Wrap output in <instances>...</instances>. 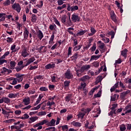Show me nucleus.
I'll use <instances>...</instances> for the list:
<instances>
[{"instance_id":"nucleus-44","label":"nucleus","mask_w":131,"mask_h":131,"mask_svg":"<svg viewBox=\"0 0 131 131\" xmlns=\"http://www.w3.org/2000/svg\"><path fill=\"white\" fill-rule=\"evenodd\" d=\"M71 59L73 60H75L77 58H78V53H75L73 56H72L71 57Z\"/></svg>"},{"instance_id":"nucleus-50","label":"nucleus","mask_w":131,"mask_h":131,"mask_svg":"<svg viewBox=\"0 0 131 131\" xmlns=\"http://www.w3.org/2000/svg\"><path fill=\"white\" fill-rule=\"evenodd\" d=\"M4 6H10L11 5V1L10 0H6L3 3Z\"/></svg>"},{"instance_id":"nucleus-24","label":"nucleus","mask_w":131,"mask_h":131,"mask_svg":"<svg viewBox=\"0 0 131 131\" xmlns=\"http://www.w3.org/2000/svg\"><path fill=\"white\" fill-rule=\"evenodd\" d=\"M30 121H29V123H32V122H34V121H36V120H37L38 119V117H32L29 118Z\"/></svg>"},{"instance_id":"nucleus-8","label":"nucleus","mask_w":131,"mask_h":131,"mask_svg":"<svg viewBox=\"0 0 131 131\" xmlns=\"http://www.w3.org/2000/svg\"><path fill=\"white\" fill-rule=\"evenodd\" d=\"M111 18L112 20L115 22V23H117V16L114 13V11H111Z\"/></svg>"},{"instance_id":"nucleus-13","label":"nucleus","mask_w":131,"mask_h":131,"mask_svg":"<svg viewBox=\"0 0 131 131\" xmlns=\"http://www.w3.org/2000/svg\"><path fill=\"white\" fill-rule=\"evenodd\" d=\"M37 36L40 39V40H41L42 38H43V33H42V32L40 31V30H39L37 32Z\"/></svg>"},{"instance_id":"nucleus-45","label":"nucleus","mask_w":131,"mask_h":131,"mask_svg":"<svg viewBox=\"0 0 131 131\" xmlns=\"http://www.w3.org/2000/svg\"><path fill=\"white\" fill-rule=\"evenodd\" d=\"M40 125H43V124H46L48 125V120H43L39 122Z\"/></svg>"},{"instance_id":"nucleus-7","label":"nucleus","mask_w":131,"mask_h":131,"mask_svg":"<svg viewBox=\"0 0 131 131\" xmlns=\"http://www.w3.org/2000/svg\"><path fill=\"white\" fill-rule=\"evenodd\" d=\"M72 20L73 22H79L80 18H79V16L78 15L73 14L72 15Z\"/></svg>"},{"instance_id":"nucleus-54","label":"nucleus","mask_w":131,"mask_h":131,"mask_svg":"<svg viewBox=\"0 0 131 131\" xmlns=\"http://www.w3.org/2000/svg\"><path fill=\"white\" fill-rule=\"evenodd\" d=\"M78 10V6H72V12H74V11H77Z\"/></svg>"},{"instance_id":"nucleus-27","label":"nucleus","mask_w":131,"mask_h":131,"mask_svg":"<svg viewBox=\"0 0 131 131\" xmlns=\"http://www.w3.org/2000/svg\"><path fill=\"white\" fill-rule=\"evenodd\" d=\"M126 112L125 113H130L131 114V105L130 104H128L126 105V106L125 108Z\"/></svg>"},{"instance_id":"nucleus-53","label":"nucleus","mask_w":131,"mask_h":131,"mask_svg":"<svg viewBox=\"0 0 131 131\" xmlns=\"http://www.w3.org/2000/svg\"><path fill=\"white\" fill-rule=\"evenodd\" d=\"M70 84V81L66 80L64 82V85L66 88H68Z\"/></svg>"},{"instance_id":"nucleus-62","label":"nucleus","mask_w":131,"mask_h":131,"mask_svg":"<svg viewBox=\"0 0 131 131\" xmlns=\"http://www.w3.org/2000/svg\"><path fill=\"white\" fill-rule=\"evenodd\" d=\"M66 7V4H63L62 5V6L57 7V10H63V9H65Z\"/></svg>"},{"instance_id":"nucleus-18","label":"nucleus","mask_w":131,"mask_h":131,"mask_svg":"<svg viewBox=\"0 0 131 131\" xmlns=\"http://www.w3.org/2000/svg\"><path fill=\"white\" fill-rule=\"evenodd\" d=\"M56 123V120L54 119H52V120L50 121V122H49L47 123V126H55V124Z\"/></svg>"},{"instance_id":"nucleus-26","label":"nucleus","mask_w":131,"mask_h":131,"mask_svg":"<svg viewBox=\"0 0 131 131\" xmlns=\"http://www.w3.org/2000/svg\"><path fill=\"white\" fill-rule=\"evenodd\" d=\"M119 84V82H117L116 83L114 86L111 89V92L112 93V92H114L115 91L116 89H117L118 88V85Z\"/></svg>"},{"instance_id":"nucleus-1","label":"nucleus","mask_w":131,"mask_h":131,"mask_svg":"<svg viewBox=\"0 0 131 131\" xmlns=\"http://www.w3.org/2000/svg\"><path fill=\"white\" fill-rule=\"evenodd\" d=\"M60 21L61 23L66 26L69 27L72 25V21H71V19H70V14H69L68 18L66 17V15H63L61 17Z\"/></svg>"},{"instance_id":"nucleus-64","label":"nucleus","mask_w":131,"mask_h":131,"mask_svg":"<svg viewBox=\"0 0 131 131\" xmlns=\"http://www.w3.org/2000/svg\"><path fill=\"white\" fill-rule=\"evenodd\" d=\"M126 126L127 127V130H130V129H131V124H126Z\"/></svg>"},{"instance_id":"nucleus-41","label":"nucleus","mask_w":131,"mask_h":131,"mask_svg":"<svg viewBox=\"0 0 131 131\" xmlns=\"http://www.w3.org/2000/svg\"><path fill=\"white\" fill-rule=\"evenodd\" d=\"M11 100L9 99V98L3 97V103H5L6 104H9Z\"/></svg>"},{"instance_id":"nucleus-15","label":"nucleus","mask_w":131,"mask_h":131,"mask_svg":"<svg viewBox=\"0 0 131 131\" xmlns=\"http://www.w3.org/2000/svg\"><path fill=\"white\" fill-rule=\"evenodd\" d=\"M56 64L53 62L48 64L45 66V69H52L55 68Z\"/></svg>"},{"instance_id":"nucleus-4","label":"nucleus","mask_w":131,"mask_h":131,"mask_svg":"<svg viewBox=\"0 0 131 131\" xmlns=\"http://www.w3.org/2000/svg\"><path fill=\"white\" fill-rule=\"evenodd\" d=\"M21 56L24 58H26L29 54L27 52V48L25 46H22Z\"/></svg>"},{"instance_id":"nucleus-40","label":"nucleus","mask_w":131,"mask_h":131,"mask_svg":"<svg viewBox=\"0 0 131 131\" xmlns=\"http://www.w3.org/2000/svg\"><path fill=\"white\" fill-rule=\"evenodd\" d=\"M126 129V125L125 124H121L120 125V130L124 131Z\"/></svg>"},{"instance_id":"nucleus-17","label":"nucleus","mask_w":131,"mask_h":131,"mask_svg":"<svg viewBox=\"0 0 131 131\" xmlns=\"http://www.w3.org/2000/svg\"><path fill=\"white\" fill-rule=\"evenodd\" d=\"M29 35V31L27 30V28H25L24 31V36L25 39H27L28 38V36Z\"/></svg>"},{"instance_id":"nucleus-11","label":"nucleus","mask_w":131,"mask_h":131,"mask_svg":"<svg viewBox=\"0 0 131 131\" xmlns=\"http://www.w3.org/2000/svg\"><path fill=\"white\" fill-rule=\"evenodd\" d=\"M54 39H55V34L54 33H52L50 39H49V44L50 46H53L54 45Z\"/></svg>"},{"instance_id":"nucleus-16","label":"nucleus","mask_w":131,"mask_h":131,"mask_svg":"<svg viewBox=\"0 0 131 131\" xmlns=\"http://www.w3.org/2000/svg\"><path fill=\"white\" fill-rule=\"evenodd\" d=\"M43 98V94H40L39 95L38 98H37L36 102L34 103V106H36V105H38L39 103L40 102V101H41V99Z\"/></svg>"},{"instance_id":"nucleus-51","label":"nucleus","mask_w":131,"mask_h":131,"mask_svg":"<svg viewBox=\"0 0 131 131\" xmlns=\"http://www.w3.org/2000/svg\"><path fill=\"white\" fill-rule=\"evenodd\" d=\"M84 115H85V113H80L78 115V118H83L84 117Z\"/></svg>"},{"instance_id":"nucleus-37","label":"nucleus","mask_w":131,"mask_h":131,"mask_svg":"<svg viewBox=\"0 0 131 131\" xmlns=\"http://www.w3.org/2000/svg\"><path fill=\"white\" fill-rule=\"evenodd\" d=\"M67 55L68 57H69V56H71L72 55V47H69Z\"/></svg>"},{"instance_id":"nucleus-47","label":"nucleus","mask_w":131,"mask_h":131,"mask_svg":"<svg viewBox=\"0 0 131 131\" xmlns=\"http://www.w3.org/2000/svg\"><path fill=\"white\" fill-rule=\"evenodd\" d=\"M56 27H57V26L55 24L50 25L49 26V29L51 31L55 30V29H56Z\"/></svg>"},{"instance_id":"nucleus-2","label":"nucleus","mask_w":131,"mask_h":131,"mask_svg":"<svg viewBox=\"0 0 131 131\" xmlns=\"http://www.w3.org/2000/svg\"><path fill=\"white\" fill-rule=\"evenodd\" d=\"M12 9L16 11L17 13H20L21 12V6L20 4L18 3H14L11 6Z\"/></svg>"},{"instance_id":"nucleus-23","label":"nucleus","mask_w":131,"mask_h":131,"mask_svg":"<svg viewBox=\"0 0 131 131\" xmlns=\"http://www.w3.org/2000/svg\"><path fill=\"white\" fill-rule=\"evenodd\" d=\"M110 35H111L112 39L114 38L115 33H114V32H113V31L107 32V34H106V36L109 37V36H110Z\"/></svg>"},{"instance_id":"nucleus-38","label":"nucleus","mask_w":131,"mask_h":131,"mask_svg":"<svg viewBox=\"0 0 131 131\" xmlns=\"http://www.w3.org/2000/svg\"><path fill=\"white\" fill-rule=\"evenodd\" d=\"M86 85V84L85 83H81V85L78 87V90H81V89H83V90H84L85 89V86Z\"/></svg>"},{"instance_id":"nucleus-33","label":"nucleus","mask_w":131,"mask_h":131,"mask_svg":"<svg viewBox=\"0 0 131 131\" xmlns=\"http://www.w3.org/2000/svg\"><path fill=\"white\" fill-rule=\"evenodd\" d=\"M89 79H90V76L88 75H85L81 78L79 80H81L82 81H86V80H89Z\"/></svg>"},{"instance_id":"nucleus-20","label":"nucleus","mask_w":131,"mask_h":131,"mask_svg":"<svg viewBox=\"0 0 131 131\" xmlns=\"http://www.w3.org/2000/svg\"><path fill=\"white\" fill-rule=\"evenodd\" d=\"M2 114H4V115H5V117L7 118V119H9V118H11V117L10 116V114H9V112H7V111L4 110V108H2Z\"/></svg>"},{"instance_id":"nucleus-61","label":"nucleus","mask_w":131,"mask_h":131,"mask_svg":"<svg viewBox=\"0 0 131 131\" xmlns=\"http://www.w3.org/2000/svg\"><path fill=\"white\" fill-rule=\"evenodd\" d=\"M108 114L109 116H113V114H116V112H115V111L112 110Z\"/></svg>"},{"instance_id":"nucleus-48","label":"nucleus","mask_w":131,"mask_h":131,"mask_svg":"<svg viewBox=\"0 0 131 131\" xmlns=\"http://www.w3.org/2000/svg\"><path fill=\"white\" fill-rule=\"evenodd\" d=\"M13 40H14V39L13 38H11L10 37H8L7 38L6 41L8 43H11V42H13Z\"/></svg>"},{"instance_id":"nucleus-32","label":"nucleus","mask_w":131,"mask_h":131,"mask_svg":"<svg viewBox=\"0 0 131 131\" xmlns=\"http://www.w3.org/2000/svg\"><path fill=\"white\" fill-rule=\"evenodd\" d=\"M36 20H37V17H36V15L34 14H32V17H31V21L33 23L36 22Z\"/></svg>"},{"instance_id":"nucleus-25","label":"nucleus","mask_w":131,"mask_h":131,"mask_svg":"<svg viewBox=\"0 0 131 131\" xmlns=\"http://www.w3.org/2000/svg\"><path fill=\"white\" fill-rule=\"evenodd\" d=\"M86 32V30H80L78 33H77L76 35L77 36H81V35H83L84 33Z\"/></svg>"},{"instance_id":"nucleus-5","label":"nucleus","mask_w":131,"mask_h":131,"mask_svg":"<svg viewBox=\"0 0 131 131\" xmlns=\"http://www.w3.org/2000/svg\"><path fill=\"white\" fill-rule=\"evenodd\" d=\"M16 45L15 43H13L10 48L11 51H12L11 53H16V52H18L19 50H20V47H17L16 48Z\"/></svg>"},{"instance_id":"nucleus-19","label":"nucleus","mask_w":131,"mask_h":131,"mask_svg":"<svg viewBox=\"0 0 131 131\" xmlns=\"http://www.w3.org/2000/svg\"><path fill=\"white\" fill-rule=\"evenodd\" d=\"M90 68H91V66L89 64H85L81 67V71H83L84 72V71H88Z\"/></svg>"},{"instance_id":"nucleus-55","label":"nucleus","mask_w":131,"mask_h":131,"mask_svg":"<svg viewBox=\"0 0 131 131\" xmlns=\"http://www.w3.org/2000/svg\"><path fill=\"white\" fill-rule=\"evenodd\" d=\"M42 6H43V1H40L39 2V5L37 4L36 5V7H38V8H42Z\"/></svg>"},{"instance_id":"nucleus-49","label":"nucleus","mask_w":131,"mask_h":131,"mask_svg":"<svg viewBox=\"0 0 131 131\" xmlns=\"http://www.w3.org/2000/svg\"><path fill=\"white\" fill-rule=\"evenodd\" d=\"M24 67H25V66H20V67H16L15 68V69H16L17 72H19V71H21L22 69H23Z\"/></svg>"},{"instance_id":"nucleus-28","label":"nucleus","mask_w":131,"mask_h":131,"mask_svg":"<svg viewBox=\"0 0 131 131\" xmlns=\"http://www.w3.org/2000/svg\"><path fill=\"white\" fill-rule=\"evenodd\" d=\"M91 33L88 34V35L89 36H92V35H94L96 32H97V31L93 27H91Z\"/></svg>"},{"instance_id":"nucleus-58","label":"nucleus","mask_w":131,"mask_h":131,"mask_svg":"<svg viewBox=\"0 0 131 131\" xmlns=\"http://www.w3.org/2000/svg\"><path fill=\"white\" fill-rule=\"evenodd\" d=\"M91 46H92V44H91V42L88 45H86L85 47H83V50H89V49L91 47Z\"/></svg>"},{"instance_id":"nucleus-36","label":"nucleus","mask_w":131,"mask_h":131,"mask_svg":"<svg viewBox=\"0 0 131 131\" xmlns=\"http://www.w3.org/2000/svg\"><path fill=\"white\" fill-rule=\"evenodd\" d=\"M7 70L8 69H7L6 67H3L2 68V69H1V73L4 75V74H6V73H7Z\"/></svg>"},{"instance_id":"nucleus-60","label":"nucleus","mask_w":131,"mask_h":131,"mask_svg":"<svg viewBox=\"0 0 131 131\" xmlns=\"http://www.w3.org/2000/svg\"><path fill=\"white\" fill-rule=\"evenodd\" d=\"M17 82H18L17 79L16 78H14L13 79V81L11 83V84H12V85H15V84H17Z\"/></svg>"},{"instance_id":"nucleus-34","label":"nucleus","mask_w":131,"mask_h":131,"mask_svg":"<svg viewBox=\"0 0 131 131\" xmlns=\"http://www.w3.org/2000/svg\"><path fill=\"white\" fill-rule=\"evenodd\" d=\"M17 97H18V94L17 93H15V94H14V93H10L9 95H8V97L9 98H17Z\"/></svg>"},{"instance_id":"nucleus-57","label":"nucleus","mask_w":131,"mask_h":131,"mask_svg":"<svg viewBox=\"0 0 131 131\" xmlns=\"http://www.w3.org/2000/svg\"><path fill=\"white\" fill-rule=\"evenodd\" d=\"M102 40L105 43H107L108 42H109V41H110V39L109 38L106 37L103 38H102Z\"/></svg>"},{"instance_id":"nucleus-42","label":"nucleus","mask_w":131,"mask_h":131,"mask_svg":"<svg viewBox=\"0 0 131 131\" xmlns=\"http://www.w3.org/2000/svg\"><path fill=\"white\" fill-rule=\"evenodd\" d=\"M92 64V67H95V68L99 67V63L98 61H94Z\"/></svg>"},{"instance_id":"nucleus-63","label":"nucleus","mask_w":131,"mask_h":131,"mask_svg":"<svg viewBox=\"0 0 131 131\" xmlns=\"http://www.w3.org/2000/svg\"><path fill=\"white\" fill-rule=\"evenodd\" d=\"M54 22L57 25V26H61V25L60 24V22L58 21V19L56 18L54 19Z\"/></svg>"},{"instance_id":"nucleus-46","label":"nucleus","mask_w":131,"mask_h":131,"mask_svg":"<svg viewBox=\"0 0 131 131\" xmlns=\"http://www.w3.org/2000/svg\"><path fill=\"white\" fill-rule=\"evenodd\" d=\"M112 107L111 108V110H113V111H115L116 112V108H117L118 104L117 103H115L114 104H112Z\"/></svg>"},{"instance_id":"nucleus-35","label":"nucleus","mask_w":131,"mask_h":131,"mask_svg":"<svg viewBox=\"0 0 131 131\" xmlns=\"http://www.w3.org/2000/svg\"><path fill=\"white\" fill-rule=\"evenodd\" d=\"M127 49H124L123 51H121V55L126 58V55H127Z\"/></svg>"},{"instance_id":"nucleus-43","label":"nucleus","mask_w":131,"mask_h":131,"mask_svg":"<svg viewBox=\"0 0 131 131\" xmlns=\"http://www.w3.org/2000/svg\"><path fill=\"white\" fill-rule=\"evenodd\" d=\"M71 30H74V28H69L68 29V32L70 34H71L72 35H74V33H73V32Z\"/></svg>"},{"instance_id":"nucleus-21","label":"nucleus","mask_w":131,"mask_h":131,"mask_svg":"<svg viewBox=\"0 0 131 131\" xmlns=\"http://www.w3.org/2000/svg\"><path fill=\"white\" fill-rule=\"evenodd\" d=\"M72 125L75 126L76 127H80L81 126V123L79 122H76L75 121H73L71 123Z\"/></svg>"},{"instance_id":"nucleus-29","label":"nucleus","mask_w":131,"mask_h":131,"mask_svg":"<svg viewBox=\"0 0 131 131\" xmlns=\"http://www.w3.org/2000/svg\"><path fill=\"white\" fill-rule=\"evenodd\" d=\"M18 118H19V119H22L23 120L28 119V118H29V115L27 114H25L23 116L19 117Z\"/></svg>"},{"instance_id":"nucleus-31","label":"nucleus","mask_w":131,"mask_h":131,"mask_svg":"<svg viewBox=\"0 0 131 131\" xmlns=\"http://www.w3.org/2000/svg\"><path fill=\"white\" fill-rule=\"evenodd\" d=\"M11 69H14L15 68V66H16V64L17 63L14 61H11L9 63Z\"/></svg>"},{"instance_id":"nucleus-39","label":"nucleus","mask_w":131,"mask_h":131,"mask_svg":"<svg viewBox=\"0 0 131 131\" xmlns=\"http://www.w3.org/2000/svg\"><path fill=\"white\" fill-rule=\"evenodd\" d=\"M53 105H54V107H56V104L55 103V102L54 101H48L47 103V106H53Z\"/></svg>"},{"instance_id":"nucleus-9","label":"nucleus","mask_w":131,"mask_h":131,"mask_svg":"<svg viewBox=\"0 0 131 131\" xmlns=\"http://www.w3.org/2000/svg\"><path fill=\"white\" fill-rule=\"evenodd\" d=\"M66 78H67V79H71V78H73V75L70 71H67V72L64 74Z\"/></svg>"},{"instance_id":"nucleus-56","label":"nucleus","mask_w":131,"mask_h":131,"mask_svg":"<svg viewBox=\"0 0 131 131\" xmlns=\"http://www.w3.org/2000/svg\"><path fill=\"white\" fill-rule=\"evenodd\" d=\"M66 102H69L71 99V95H68L65 97Z\"/></svg>"},{"instance_id":"nucleus-3","label":"nucleus","mask_w":131,"mask_h":131,"mask_svg":"<svg viewBox=\"0 0 131 131\" xmlns=\"http://www.w3.org/2000/svg\"><path fill=\"white\" fill-rule=\"evenodd\" d=\"M75 70L76 71V74L78 76V77H80V76H82L83 75L82 73H83V71H81V68L79 69V67L77 66L75 68Z\"/></svg>"},{"instance_id":"nucleus-12","label":"nucleus","mask_w":131,"mask_h":131,"mask_svg":"<svg viewBox=\"0 0 131 131\" xmlns=\"http://www.w3.org/2000/svg\"><path fill=\"white\" fill-rule=\"evenodd\" d=\"M23 103H24L25 106H27V105H29L30 104V98L29 97H25L23 100Z\"/></svg>"},{"instance_id":"nucleus-59","label":"nucleus","mask_w":131,"mask_h":131,"mask_svg":"<svg viewBox=\"0 0 131 131\" xmlns=\"http://www.w3.org/2000/svg\"><path fill=\"white\" fill-rule=\"evenodd\" d=\"M39 91H41V92H47L48 91V88L47 87H41L39 88Z\"/></svg>"},{"instance_id":"nucleus-30","label":"nucleus","mask_w":131,"mask_h":131,"mask_svg":"<svg viewBox=\"0 0 131 131\" xmlns=\"http://www.w3.org/2000/svg\"><path fill=\"white\" fill-rule=\"evenodd\" d=\"M51 81L52 82H57V75L54 74L52 75L51 76Z\"/></svg>"},{"instance_id":"nucleus-14","label":"nucleus","mask_w":131,"mask_h":131,"mask_svg":"<svg viewBox=\"0 0 131 131\" xmlns=\"http://www.w3.org/2000/svg\"><path fill=\"white\" fill-rule=\"evenodd\" d=\"M5 58L6 56L4 54L0 57V65H3L4 63H8V60L5 59Z\"/></svg>"},{"instance_id":"nucleus-52","label":"nucleus","mask_w":131,"mask_h":131,"mask_svg":"<svg viewBox=\"0 0 131 131\" xmlns=\"http://www.w3.org/2000/svg\"><path fill=\"white\" fill-rule=\"evenodd\" d=\"M14 114L15 115L19 116V115H20V114H22V111L20 110H16L14 111Z\"/></svg>"},{"instance_id":"nucleus-22","label":"nucleus","mask_w":131,"mask_h":131,"mask_svg":"<svg viewBox=\"0 0 131 131\" xmlns=\"http://www.w3.org/2000/svg\"><path fill=\"white\" fill-rule=\"evenodd\" d=\"M100 57H101V55H100L91 56V57L90 59V62L91 61H94V60H95V61L98 60V59H99Z\"/></svg>"},{"instance_id":"nucleus-10","label":"nucleus","mask_w":131,"mask_h":131,"mask_svg":"<svg viewBox=\"0 0 131 131\" xmlns=\"http://www.w3.org/2000/svg\"><path fill=\"white\" fill-rule=\"evenodd\" d=\"M34 61H35V58L34 56H32L27 60L25 67L28 66V65H30V64H31V63H33Z\"/></svg>"},{"instance_id":"nucleus-6","label":"nucleus","mask_w":131,"mask_h":131,"mask_svg":"<svg viewBox=\"0 0 131 131\" xmlns=\"http://www.w3.org/2000/svg\"><path fill=\"white\" fill-rule=\"evenodd\" d=\"M15 76L16 78V80H17V82H21V81H23V76H24V75L20 74L19 73L16 74Z\"/></svg>"}]
</instances>
